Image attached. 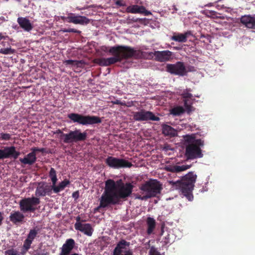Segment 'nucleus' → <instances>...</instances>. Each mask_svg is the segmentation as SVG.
<instances>
[{"instance_id": "35", "label": "nucleus", "mask_w": 255, "mask_h": 255, "mask_svg": "<svg viewBox=\"0 0 255 255\" xmlns=\"http://www.w3.org/2000/svg\"><path fill=\"white\" fill-rule=\"evenodd\" d=\"M5 255H20L19 252L16 249L11 248L4 252Z\"/></svg>"}, {"instance_id": "39", "label": "nucleus", "mask_w": 255, "mask_h": 255, "mask_svg": "<svg viewBox=\"0 0 255 255\" xmlns=\"http://www.w3.org/2000/svg\"><path fill=\"white\" fill-rule=\"evenodd\" d=\"M54 134H60V136H59V138L63 140V141L64 142V138H65V136L64 135H66V133H64L60 129H58L57 130H56L54 132Z\"/></svg>"}, {"instance_id": "18", "label": "nucleus", "mask_w": 255, "mask_h": 255, "mask_svg": "<svg viewBox=\"0 0 255 255\" xmlns=\"http://www.w3.org/2000/svg\"><path fill=\"white\" fill-rule=\"evenodd\" d=\"M75 245V241L73 239H67L63 245L61 252L59 255H69L71 252L74 249ZM70 255H79L77 253H74Z\"/></svg>"}, {"instance_id": "17", "label": "nucleus", "mask_w": 255, "mask_h": 255, "mask_svg": "<svg viewBox=\"0 0 255 255\" xmlns=\"http://www.w3.org/2000/svg\"><path fill=\"white\" fill-rule=\"evenodd\" d=\"M126 12L131 13L143 14L145 16L152 14L151 12L150 11L146 10L144 6L138 5L137 4L131 5L128 6L126 8Z\"/></svg>"}, {"instance_id": "13", "label": "nucleus", "mask_w": 255, "mask_h": 255, "mask_svg": "<svg viewBox=\"0 0 255 255\" xmlns=\"http://www.w3.org/2000/svg\"><path fill=\"white\" fill-rule=\"evenodd\" d=\"M62 19L69 23L76 24L84 25L89 23V19L85 16L76 15L73 13H69L67 17L62 16Z\"/></svg>"}, {"instance_id": "14", "label": "nucleus", "mask_w": 255, "mask_h": 255, "mask_svg": "<svg viewBox=\"0 0 255 255\" xmlns=\"http://www.w3.org/2000/svg\"><path fill=\"white\" fill-rule=\"evenodd\" d=\"M20 152L16 150L14 146H6L3 149H0V159L12 157L14 159L18 158Z\"/></svg>"}, {"instance_id": "47", "label": "nucleus", "mask_w": 255, "mask_h": 255, "mask_svg": "<svg viewBox=\"0 0 255 255\" xmlns=\"http://www.w3.org/2000/svg\"><path fill=\"white\" fill-rule=\"evenodd\" d=\"M75 219H76V223L74 225V227H75V229H76V224L77 223H82L81 222V217L79 216H77L76 217Z\"/></svg>"}, {"instance_id": "8", "label": "nucleus", "mask_w": 255, "mask_h": 255, "mask_svg": "<svg viewBox=\"0 0 255 255\" xmlns=\"http://www.w3.org/2000/svg\"><path fill=\"white\" fill-rule=\"evenodd\" d=\"M64 135L65 136L64 139L65 143L84 141L87 138V133L86 131L82 132L80 129H77L74 130H70Z\"/></svg>"}, {"instance_id": "40", "label": "nucleus", "mask_w": 255, "mask_h": 255, "mask_svg": "<svg viewBox=\"0 0 255 255\" xmlns=\"http://www.w3.org/2000/svg\"><path fill=\"white\" fill-rule=\"evenodd\" d=\"M162 242L165 245L171 244V242L170 239V235L168 234L163 239Z\"/></svg>"}, {"instance_id": "28", "label": "nucleus", "mask_w": 255, "mask_h": 255, "mask_svg": "<svg viewBox=\"0 0 255 255\" xmlns=\"http://www.w3.org/2000/svg\"><path fill=\"white\" fill-rule=\"evenodd\" d=\"M146 224L147 226L146 233L148 235H150L153 233L155 228V220L153 218L148 217L146 219Z\"/></svg>"}, {"instance_id": "31", "label": "nucleus", "mask_w": 255, "mask_h": 255, "mask_svg": "<svg viewBox=\"0 0 255 255\" xmlns=\"http://www.w3.org/2000/svg\"><path fill=\"white\" fill-rule=\"evenodd\" d=\"M184 109L182 107L178 106L172 109L170 111V113L174 116H179L184 113Z\"/></svg>"}, {"instance_id": "22", "label": "nucleus", "mask_w": 255, "mask_h": 255, "mask_svg": "<svg viewBox=\"0 0 255 255\" xmlns=\"http://www.w3.org/2000/svg\"><path fill=\"white\" fill-rule=\"evenodd\" d=\"M17 22L19 26L25 31L29 32L33 28L32 24L27 17H19Z\"/></svg>"}, {"instance_id": "7", "label": "nucleus", "mask_w": 255, "mask_h": 255, "mask_svg": "<svg viewBox=\"0 0 255 255\" xmlns=\"http://www.w3.org/2000/svg\"><path fill=\"white\" fill-rule=\"evenodd\" d=\"M40 202V199L37 197L23 198L19 202L20 210L23 213L34 212L36 210L35 206L39 204Z\"/></svg>"}, {"instance_id": "1", "label": "nucleus", "mask_w": 255, "mask_h": 255, "mask_svg": "<svg viewBox=\"0 0 255 255\" xmlns=\"http://www.w3.org/2000/svg\"><path fill=\"white\" fill-rule=\"evenodd\" d=\"M131 183H124L121 179L116 182L113 179H108L105 182V190L99 199V205L95 211L108 208L110 205L120 204L121 199L129 197L133 190Z\"/></svg>"}, {"instance_id": "48", "label": "nucleus", "mask_w": 255, "mask_h": 255, "mask_svg": "<svg viewBox=\"0 0 255 255\" xmlns=\"http://www.w3.org/2000/svg\"><path fill=\"white\" fill-rule=\"evenodd\" d=\"M217 12L215 11H213V10H209V11H207L206 12V14L208 15L209 14H210V15H213V16H215L216 15Z\"/></svg>"}, {"instance_id": "32", "label": "nucleus", "mask_w": 255, "mask_h": 255, "mask_svg": "<svg viewBox=\"0 0 255 255\" xmlns=\"http://www.w3.org/2000/svg\"><path fill=\"white\" fill-rule=\"evenodd\" d=\"M65 65H75L77 67H81L83 62L82 61L73 60H66L64 61Z\"/></svg>"}, {"instance_id": "49", "label": "nucleus", "mask_w": 255, "mask_h": 255, "mask_svg": "<svg viewBox=\"0 0 255 255\" xmlns=\"http://www.w3.org/2000/svg\"><path fill=\"white\" fill-rule=\"evenodd\" d=\"M72 197L75 199H77L79 197V192L76 191L73 193Z\"/></svg>"}, {"instance_id": "24", "label": "nucleus", "mask_w": 255, "mask_h": 255, "mask_svg": "<svg viewBox=\"0 0 255 255\" xmlns=\"http://www.w3.org/2000/svg\"><path fill=\"white\" fill-rule=\"evenodd\" d=\"M240 21L246 27L255 29V17L245 15L241 17Z\"/></svg>"}, {"instance_id": "38", "label": "nucleus", "mask_w": 255, "mask_h": 255, "mask_svg": "<svg viewBox=\"0 0 255 255\" xmlns=\"http://www.w3.org/2000/svg\"><path fill=\"white\" fill-rule=\"evenodd\" d=\"M0 138L4 140H9L11 138V135L7 133H0Z\"/></svg>"}, {"instance_id": "46", "label": "nucleus", "mask_w": 255, "mask_h": 255, "mask_svg": "<svg viewBox=\"0 0 255 255\" xmlns=\"http://www.w3.org/2000/svg\"><path fill=\"white\" fill-rule=\"evenodd\" d=\"M114 104H117V105H122V106L125 105V103H123L121 101L119 100H116L115 101H114Z\"/></svg>"}, {"instance_id": "45", "label": "nucleus", "mask_w": 255, "mask_h": 255, "mask_svg": "<svg viewBox=\"0 0 255 255\" xmlns=\"http://www.w3.org/2000/svg\"><path fill=\"white\" fill-rule=\"evenodd\" d=\"M51 181H52V185L51 186V188H53L54 186H55L56 185V182L57 181V176L55 177L51 178Z\"/></svg>"}, {"instance_id": "37", "label": "nucleus", "mask_w": 255, "mask_h": 255, "mask_svg": "<svg viewBox=\"0 0 255 255\" xmlns=\"http://www.w3.org/2000/svg\"><path fill=\"white\" fill-rule=\"evenodd\" d=\"M32 242L26 239L24 241L22 247H23V248H24L26 250H28L30 248L31 245L32 244Z\"/></svg>"}, {"instance_id": "33", "label": "nucleus", "mask_w": 255, "mask_h": 255, "mask_svg": "<svg viewBox=\"0 0 255 255\" xmlns=\"http://www.w3.org/2000/svg\"><path fill=\"white\" fill-rule=\"evenodd\" d=\"M37 234L38 231L35 229L30 230L27 235V239L30 240L31 242H33L34 239L36 238Z\"/></svg>"}, {"instance_id": "43", "label": "nucleus", "mask_w": 255, "mask_h": 255, "mask_svg": "<svg viewBox=\"0 0 255 255\" xmlns=\"http://www.w3.org/2000/svg\"><path fill=\"white\" fill-rule=\"evenodd\" d=\"M115 3L119 6H126V2L124 0H117Z\"/></svg>"}, {"instance_id": "12", "label": "nucleus", "mask_w": 255, "mask_h": 255, "mask_svg": "<svg viewBox=\"0 0 255 255\" xmlns=\"http://www.w3.org/2000/svg\"><path fill=\"white\" fill-rule=\"evenodd\" d=\"M133 117V119L136 121H146L149 120L159 121L160 120V118L155 116L152 112L143 109L139 112H134Z\"/></svg>"}, {"instance_id": "26", "label": "nucleus", "mask_w": 255, "mask_h": 255, "mask_svg": "<svg viewBox=\"0 0 255 255\" xmlns=\"http://www.w3.org/2000/svg\"><path fill=\"white\" fill-rule=\"evenodd\" d=\"M20 162L25 165H32L36 161V153L30 152L27 154L24 158L19 159Z\"/></svg>"}, {"instance_id": "15", "label": "nucleus", "mask_w": 255, "mask_h": 255, "mask_svg": "<svg viewBox=\"0 0 255 255\" xmlns=\"http://www.w3.org/2000/svg\"><path fill=\"white\" fill-rule=\"evenodd\" d=\"M154 56V60L160 62H165L172 59L173 53L169 50L155 51L151 52Z\"/></svg>"}, {"instance_id": "56", "label": "nucleus", "mask_w": 255, "mask_h": 255, "mask_svg": "<svg viewBox=\"0 0 255 255\" xmlns=\"http://www.w3.org/2000/svg\"><path fill=\"white\" fill-rule=\"evenodd\" d=\"M171 44H172V45H173V44H174V43H173V42H172V43H171Z\"/></svg>"}, {"instance_id": "27", "label": "nucleus", "mask_w": 255, "mask_h": 255, "mask_svg": "<svg viewBox=\"0 0 255 255\" xmlns=\"http://www.w3.org/2000/svg\"><path fill=\"white\" fill-rule=\"evenodd\" d=\"M191 34V32L188 31L184 33H175L171 37V39L178 42H185L187 40L188 36Z\"/></svg>"}, {"instance_id": "42", "label": "nucleus", "mask_w": 255, "mask_h": 255, "mask_svg": "<svg viewBox=\"0 0 255 255\" xmlns=\"http://www.w3.org/2000/svg\"><path fill=\"white\" fill-rule=\"evenodd\" d=\"M49 176L50 178L55 177L57 176L56 175V171L53 168H51L49 173Z\"/></svg>"}, {"instance_id": "30", "label": "nucleus", "mask_w": 255, "mask_h": 255, "mask_svg": "<svg viewBox=\"0 0 255 255\" xmlns=\"http://www.w3.org/2000/svg\"><path fill=\"white\" fill-rule=\"evenodd\" d=\"M48 252L45 250V247L40 245L38 248L34 251L32 255H47Z\"/></svg>"}, {"instance_id": "10", "label": "nucleus", "mask_w": 255, "mask_h": 255, "mask_svg": "<svg viewBox=\"0 0 255 255\" xmlns=\"http://www.w3.org/2000/svg\"><path fill=\"white\" fill-rule=\"evenodd\" d=\"M106 163L109 167L115 169L130 167L132 166V164L128 160L113 156H108L106 159Z\"/></svg>"}, {"instance_id": "52", "label": "nucleus", "mask_w": 255, "mask_h": 255, "mask_svg": "<svg viewBox=\"0 0 255 255\" xmlns=\"http://www.w3.org/2000/svg\"><path fill=\"white\" fill-rule=\"evenodd\" d=\"M173 49L176 50H180L181 49V47H174Z\"/></svg>"}, {"instance_id": "34", "label": "nucleus", "mask_w": 255, "mask_h": 255, "mask_svg": "<svg viewBox=\"0 0 255 255\" xmlns=\"http://www.w3.org/2000/svg\"><path fill=\"white\" fill-rule=\"evenodd\" d=\"M15 52V50L10 47L5 48H1L0 49V53L3 54H13Z\"/></svg>"}, {"instance_id": "19", "label": "nucleus", "mask_w": 255, "mask_h": 255, "mask_svg": "<svg viewBox=\"0 0 255 255\" xmlns=\"http://www.w3.org/2000/svg\"><path fill=\"white\" fill-rule=\"evenodd\" d=\"M24 218L23 213L19 211H12L9 217L10 221L14 225L22 224L24 222Z\"/></svg>"}, {"instance_id": "25", "label": "nucleus", "mask_w": 255, "mask_h": 255, "mask_svg": "<svg viewBox=\"0 0 255 255\" xmlns=\"http://www.w3.org/2000/svg\"><path fill=\"white\" fill-rule=\"evenodd\" d=\"M161 128L162 133L165 136L173 137L177 135V131L173 128L168 125L163 124L161 126Z\"/></svg>"}, {"instance_id": "51", "label": "nucleus", "mask_w": 255, "mask_h": 255, "mask_svg": "<svg viewBox=\"0 0 255 255\" xmlns=\"http://www.w3.org/2000/svg\"><path fill=\"white\" fill-rule=\"evenodd\" d=\"M27 251H28V250H26L25 249V248H23V247H22V249H21V252H19V253H20V255H24L26 253V252H27Z\"/></svg>"}, {"instance_id": "50", "label": "nucleus", "mask_w": 255, "mask_h": 255, "mask_svg": "<svg viewBox=\"0 0 255 255\" xmlns=\"http://www.w3.org/2000/svg\"><path fill=\"white\" fill-rule=\"evenodd\" d=\"M3 219V213L0 212V226L2 225Z\"/></svg>"}, {"instance_id": "4", "label": "nucleus", "mask_w": 255, "mask_h": 255, "mask_svg": "<svg viewBox=\"0 0 255 255\" xmlns=\"http://www.w3.org/2000/svg\"><path fill=\"white\" fill-rule=\"evenodd\" d=\"M196 179L197 175L193 172H189L183 176L180 180L176 182H170V183L174 186L176 189L179 190L181 194L185 197L188 201H191L194 197L192 191Z\"/></svg>"}, {"instance_id": "41", "label": "nucleus", "mask_w": 255, "mask_h": 255, "mask_svg": "<svg viewBox=\"0 0 255 255\" xmlns=\"http://www.w3.org/2000/svg\"><path fill=\"white\" fill-rule=\"evenodd\" d=\"M31 150L32 151L31 152H34V153H36L37 151L43 153L45 152V149L44 148H39L38 147H33L31 149Z\"/></svg>"}, {"instance_id": "55", "label": "nucleus", "mask_w": 255, "mask_h": 255, "mask_svg": "<svg viewBox=\"0 0 255 255\" xmlns=\"http://www.w3.org/2000/svg\"><path fill=\"white\" fill-rule=\"evenodd\" d=\"M64 32H68V28H64L62 30Z\"/></svg>"}, {"instance_id": "6", "label": "nucleus", "mask_w": 255, "mask_h": 255, "mask_svg": "<svg viewBox=\"0 0 255 255\" xmlns=\"http://www.w3.org/2000/svg\"><path fill=\"white\" fill-rule=\"evenodd\" d=\"M67 117L74 123L83 126L92 125L102 122L100 117L95 116L83 115L77 113H71Z\"/></svg>"}, {"instance_id": "3", "label": "nucleus", "mask_w": 255, "mask_h": 255, "mask_svg": "<svg viewBox=\"0 0 255 255\" xmlns=\"http://www.w3.org/2000/svg\"><path fill=\"white\" fill-rule=\"evenodd\" d=\"M186 143L185 156L187 160L202 158L203 154L201 148L204 145V141L196 139L194 134H187L183 136Z\"/></svg>"}, {"instance_id": "44", "label": "nucleus", "mask_w": 255, "mask_h": 255, "mask_svg": "<svg viewBox=\"0 0 255 255\" xmlns=\"http://www.w3.org/2000/svg\"><path fill=\"white\" fill-rule=\"evenodd\" d=\"M68 32H73L75 33L80 34L81 33V31L74 29V28H68Z\"/></svg>"}, {"instance_id": "36", "label": "nucleus", "mask_w": 255, "mask_h": 255, "mask_svg": "<svg viewBox=\"0 0 255 255\" xmlns=\"http://www.w3.org/2000/svg\"><path fill=\"white\" fill-rule=\"evenodd\" d=\"M149 255H161L160 253L157 250V249L153 246H152L150 248L149 252Z\"/></svg>"}, {"instance_id": "11", "label": "nucleus", "mask_w": 255, "mask_h": 255, "mask_svg": "<svg viewBox=\"0 0 255 255\" xmlns=\"http://www.w3.org/2000/svg\"><path fill=\"white\" fill-rule=\"evenodd\" d=\"M130 244L125 240H120L113 252V255H133L132 251L128 249Z\"/></svg>"}, {"instance_id": "29", "label": "nucleus", "mask_w": 255, "mask_h": 255, "mask_svg": "<svg viewBox=\"0 0 255 255\" xmlns=\"http://www.w3.org/2000/svg\"><path fill=\"white\" fill-rule=\"evenodd\" d=\"M70 184L69 180L65 179L62 182L59 183L58 185H55L52 188V190L55 193H58L59 192L63 190L65 187Z\"/></svg>"}, {"instance_id": "53", "label": "nucleus", "mask_w": 255, "mask_h": 255, "mask_svg": "<svg viewBox=\"0 0 255 255\" xmlns=\"http://www.w3.org/2000/svg\"><path fill=\"white\" fill-rule=\"evenodd\" d=\"M4 38V37L2 35L1 33H0V41Z\"/></svg>"}, {"instance_id": "23", "label": "nucleus", "mask_w": 255, "mask_h": 255, "mask_svg": "<svg viewBox=\"0 0 255 255\" xmlns=\"http://www.w3.org/2000/svg\"><path fill=\"white\" fill-rule=\"evenodd\" d=\"M191 167V165L184 164L182 165H169L166 166L165 169L166 171L173 172L178 173L185 171L189 169Z\"/></svg>"}, {"instance_id": "20", "label": "nucleus", "mask_w": 255, "mask_h": 255, "mask_svg": "<svg viewBox=\"0 0 255 255\" xmlns=\"http://www.w3.org/2000/svg\"><path fill=\"white\" fill-rule=\"evenodd\" d=\"M182 98L183 99L184 106L186 109L187 112L189 113L192 111L193 108L191 102L189 99H191L193 97V95L190 93H188V91L184 90L181 94Z\"/></svg>"}, {"instance_id": "5", "label": "nucleus", "mask_w": 255, "mask_h": 255, "mask_svg": "<svg viewBox=\"0 0 255 255\" xmlns=\"http://www.w3.org/2000/svg\"><path fill=\"white\" fill-rule=\"evenodd\" d=\"M139 189L145 193L142 196L137 195L136 198L141 200H146L149 198L156 197L159 194L162 189V185L156 179H150L139 187Z\"/></svg>"}, {"instance_id": "2", "label": "nucleus", "mask_w": 255, "mask_h": 255, "mask_svg": "<svg viewBox=\"0 0 255 255\" xmlns=\"http://www.w3.org/2000/svg\"><path fill=\"white\" fill-rule=\"evenodd\" d=\"M102 51L109 53L113 56L107 58H101L99 60V64L102 66H108L123 60H128L132 58L139 59L142 56V51L136 50L134 48L127 45H116L111 47L103 46Z\"/></svg>"}, {"instance_id": "16", "label": "nucleus", "mask_w": 255, "mask_h": 255, "mask_svg": "<svg viewBox=\"0 0 255 255\" xmlns=\"http://www.w3.org/2000/svg\"><path fill=\"white\" fill-rule=\"evenodd\" d=\"M52 189L51 186L45 182H41L38 183L35 190V195L37 197L45 196L46 195H50Z\"/></svg>"}, {"instance_id": "54", "label": "nucleus", "mask_w": 255, "mask_h": 255, "mask_svg": "<svg viewBox=\"0 0 255 255\" xmlns=\"http://www.w3.org/2000/svg\"><path fill=\"white\" fill-rule=\"evenodd\" d=\"M185 91H188V93H190V92L192 91V90L190 89V88H189V89H186L185 90H184Z\"/></svg>"}, {"instance_id": "9", "label": "nucleus", "mask_w": 255, "mask_h": 255, "mask_svg": "<svg viewBox=\"0 0 255 255\" xmlns=\"http://www.w3.org/2000/svg\"><path fill=\"white\" fill-rule=\"evenodd\" d=\"M167 72L179 76H184L187 75V70L184 63L181 61H178L175 64H168L166 67Z\"/></svg>"}, {"instance_id": "21", "label": "nucleus", "mask_w": 255, "mask_h": 255, "mask_svg": "<svg viewBox=\"0 0 255 255\" xmlns=\"http://www.w3.org/2000/svg\"><path fill=\"white\" fill-rule=\"evenodd\" d=\"M76 230L83 233L88 236H91L94 231L90 224L77 223L76 225Z\"/></svg>"}]
</instances>
